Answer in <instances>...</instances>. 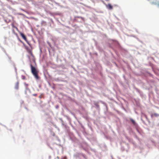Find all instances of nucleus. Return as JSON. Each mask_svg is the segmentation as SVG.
Returning a JSON list of instances; mask_svg holds the SVG:
<instances>
[{
	"mask_svg": "<svg viewBox=\"0 0 159 159\" xmlns=\"http://www.w3.org/2000/svg\"><path fill=\"white\" fill-rule=\"evenodd\" d=\"M30 67L31 72L34 77L37 80L39 79L40 77L38 75L39 71L31 64L30 65Z\"/></svg>",
	"mask_w": 159,
	"mask_h": 159,
	"instance_id": "1",
	"label": "nucleus"
},
{
	"mask_svg": "<svg viewBox=\"0 0 159 159\" xmlns=\"http://www.w3.org/2000/svg\"><path fill=\"white\" fill-rule=\"evenodd\" d=\"M25 48L26 49L28 53L30 54L31 56H33V54L32 52V50L29 49L27 46H25Z\"/></svg>",
	"mask_w": 159,
	"mask_h": 159,
	"instance_id": "2",
	"label": "nucleus"
},
{
	"mask_svg": "<svg viewBox=\"0 0 159 159\" xmlns=\"http://www.w3.org/2000/svg\"><path fill=\"white\" fill-rule=\"evenodd\" d=\"M20 34L21 37L23 38V39L25 41H27V38L25 35L22 33H20Z\"/></svg>",
	"mask_w": 159,
	"mask_h": 159,
	"instance_id": "3",
	"label": "nucleus"
},
{
	"mask_svg": "<svg viewBox=\"0 0 159 159\" xmlns=\"http://www.w3.org/2000/svg\"><path fill=\"white\" fill-rule=\"evenodd\" d=\"M107 7L109 10H111L113 9V7L111 4L109 3L106 5Z\"/></svg>",
	"mask_w": 159,
	"mask_h": 159,
	"instance_id": "4",
	"label": "nucleus"
},
{
	"mask_svg": "<svg viewBox=\"0 0 159 159\" xmlns=\"http://www.w3.org/2000/svg\"><path fill=\"white\" fill-rule=\"evenodd\" d=\"M19 88V82H17L15 84V88L16 89H18Z\"/></svg>",
	"mask_w": 159,
	"mask_h": 159,
	"instance_id": "5",
	"label": "nucleus"
},
{
	"mask_svg": "<svg viewBox=\"0 0 159 159\" xmlns=\"http://www.w3.org/2000/svg\"><path fill=\"white\" fill-rule=\"evenodd\" d=\"M156 2H152V3L153 4L157 5L158 6H159V1L158 0H156Z\"/></svg>",
	"mask_w": 159,
	"mask_h": 159,
	"instance_id": "6",
	"label": "nucleus"
},
{
	"mask_svg": "<svg viewBox=\"0 0 159 159\" xmlns=\"http://www.w3.org/2000/svg\"><path fill=\"white\" fill-rule=\"evenodd\" d=\"M130 120H131V122H132V123L133 124V125H135L136 123H135V121H134V120L132 119H130Z\"/></svg>",
	"mask_w": 159,
	"mask_h": 159,
	"instance_id": "7",
	"label": "nucleus"
},
{
	"mask_svg": "<svg viewBox=\"0 0 159 159\" xmlns=\"http://www.w3.org/2000/svg\"><path fill=\"white\" fill-rule=\"evenodd\" d=\"M153 115L155 116V117H157L159 116V114L157 113H154L153 114Z\"/></svg>",
	"mask_w": 159,
	"mask_h": 159,
	"instance_id": "8",
	"label": "nucleus"
},
{
	"mask_svg": "<svg viewBox=\"0 0 159 159\" xmlns=\"http://www.w3.org/2000/svg\"><path fill=\"white\" fill-rule=\"evenodd\" d=\"M27 43L29 44V45L31 47V48H32V46L29 43L28 41H26Z\"/></svg>",
	"mask_w": 159,
	"mask_h": 159,
	"instance_id": "9",
	"label": "nucleus"
},
{
	"mask_svg": "<svg viewBox=\"0 0 159 159\" xmlns=\"http://www.w3.org/2000/svg\"><path fill=\"white\" fill-rule=\"evenodd\" d=\"M24 84L25 85V86L26 89H27V87L28 85V84H26V83H25Z\"/></svg>",
	"mask_w": 159,
	"mask_h": 159,
	"instance_id": "10",
	"label": "nucleus"
},
{
	"mask_svg": "<svg viewBox=\"0 0 159 159\" xmlns=\"http://www.w3.org/2000/svg\"><path fill=\"white\" fill-rule=\"evenodd\" d=\"M22 78L23 80L25 79V76L22 75Z\"/></svg>",
	"mask_w": 159,
	"mask_h": 159,
	"instance_id": "11",
	"label": "nucleus"
},
{
	"mask_svg": "<svg viewBox=\"0 0 159 159\" xmlns=\"http://www.w3.org/2000/svg\"><path fill=\"white\" fill-rule=\"evenodd\" d=\"M61 159H67L66 157H64L63 158H61Z\"/></svg>",
	"mask_w": 159,
	"mask_h": 159,
	"instance_id": "12",
	"label": "nucleus"
},
{
	"mask_svg": "<svg viewBox=\"0 0 159 159\" xmlns=\"http://www.w3.org/2000/svg\"><path fill=\"white\" fill-rule=\"evenodd\" d=\"M33 96H37V94H33Z\"/></svg>",
	"mask_w": 159,
	"mask_h": 159,
	"instance_id": "13",
	"label": "nucleus"
},
{
	"mask_svg": "<svg viewBox=\"0 0 159 159\" xmlns=\"http://www.w3.org/2000/svg\"><path fill=\"white\" fill-rule=\"evenodd\" d=\"M20 41L23 44H24V43L20 40Z\"/></svg>",
	"mask_w": 159,
	"mask_h": 159,
	"instance_id": "14",
	"label": "nucleus"
},
{
	"mask_svg": "<svg viewBox=\"0 0 159 159\" xmlns=\"http://www.w3.org/2000/svg\"><path fill=\"white\" fill-rule=\"evenodd\" d=\"M39 98H41V96H39Z\"/></svg>",
	"mask_w": 159,
	"mask_h": 159,
	"instance_id": "15",
	"label": "nucleus"
}]
</instances>
